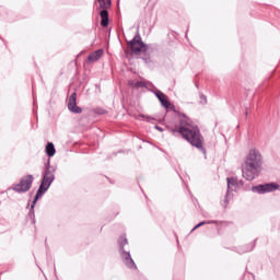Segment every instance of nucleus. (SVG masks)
<instances>
[{
  "mask_svg": "<svg viewBox=\"0 0 280 280\" xmlns=\"http://www.w3.org/2000/svg\"><path fill=\"white\" fill-rule=\"evenodd\" d=\"M171 135H180L183 139L188 141L192 148H197V150L202 151L203 154H207V149L203 147L205 137L200 133V128L198 126L191 125L189 122V118L180 119L179 125L175 127H166Z\"/></svg>",
  "mask_w": 280,
  "mask_h": 280,
  "instance_id": "f257e3e1",
  "label": "nucleus"
},
{
  "mask_svg": "<svg viewBox=\"0 0 280 280\" xmlns=\"http://www.w3.org/2000/svg\"><path fill=\"white\" fill-rule=\"evenodd\" d=\"M264 161L261 153L257 149H252L246 156L245 165L242 168V176L245 180H255L256 176H259Z\"/></svg>",
  "mask_w": 280,
  "mask_h": 280,
  "instance_id": "f03ea898",
  "label": "nucleus"
},
{
  "mask_svg": "<svg viewBox=\"0 0 280 280\" xmlns=\"http://www.w3.org/2000/svg\"><path fill=\"white\" fill-rule=\"evenodd\" d=\"M128 45L137 60H142L144 65H152V56L150 55L152 54V48L150 45L143 43L139 32H137L135 37L128 42Z\"/></svg>",
  "mask_w": 280,
  "mask_h": 280,
  "instance_id": "7ed1b4c3",
  "label": "nucleus"
},
{
  "mask_svg": "<svg viewBox=\"0 0 280 280\" xmlns=\"http://www.w3.org/2000/svg\"><path fill=\"white\" fill-rule=\"evenodd\" d=\"M58 167L56 165H51V160H47L44 164V168L42 172V183L39 187L42 189H46L48 191L49 187H51V184L54 180H56V172Z\"/></svg>",
  "mask_w": 280,
  "mask_h": 280,
  "instance_id": "20e7f679",
  "label": "nucleus"
},
{
  "mask_svg": "<svg viewBox=\"0 0 280 280\" xmlns=\"http://www.w3.org/2000/svg\"><path fill=\"white\" fill-rule=\"evenodd\" d=\"M118 246H119L120 257L125 266H127V268H131L132 270H137V264H135V259H132L130 252H126V249L124 248L125 246H128V238H126V235H121L118 238Z\"/></svg>",
  "mask_w": 280,
  "mask_h": 280,
  "instance_id": "39448f33",
  "label": "nucleus"
},
{
  "mask_svg": "<svg viewBox=\"0 0 280 280\" xmlns=\"http://www.w3.org/2000/svg\"><path fill=\"white\" fill-rule=\"evenodd\" d=\"M34 184V175H26L20 179L19 184H13V186L9 189L15 191L16 194H27L30 189H32V185Z\"/></svg>",
  "mask_w": 280,
  "mask_h": 280,
  "instance_id": "423d86ee",
  "label": "nucleus"
},
{
  "mask_svg": "<svg viewBox=\"0 0 280 280\" xmlns=\"http://www.w3.org/2000/svg\"><path fill=\"white\" fill-rule=\"evenodd\" d=\"M100 8L102 9L100 12L101 16V26L108 27V23H110V19L108 16V10L113 5L112 0H98Z\"/></svg>",
  "mask_w": 280,
  "mask_h": 280,
  "instance_id": "0eeeda50",
  "label": "nucleus"
},
{
  "mask_svg": "<svg viewBox=\"0 0 280 280\" xmlns=\"http://www.w3.org/2000/svg\"><path fill=\"white\" fill-rule=\"evenodd\" d=\"M279 189V184L277 183H268V184H259L257 186L252 187V191L254 194H270L272 191H277Z\"/></svg>",
  "mask_w": 280,
  "mask_h": 280,
  "instance_id": "6e6552de",
  "label": "nucleus"
},
{
  "mask_svg": "<svg viewBox=\"0 0 280 280\" xmlns=\"http://www.w3.org/2000/svg\"><path fill=\"white\" fill-rule=\"evenodd\" d=\"M68 110L74 115L82 114V107L78 106V93L73 92L68 102Z\"/></svg>",
  "mask_w": 280,
  "mask_h": 280,
  "instance_id": "1a4fd4ad",
  "label": "nucleus"
},
{
  "mask_svg": "<svg viewBox=\"0 0 280 280\" xmlns=\"http://www.w3.org/2000/svg\"><path fill=\"white\" fill-rule=\"evenodd\" d=\"M151 93H154L155 97L159 100L161 106L163 108H170L172 106V103L170 102V97L165 93H163L161 90H151Z\"/></svg>",
  "mask_w": 280,
  "mask_h": 280,
  "instance_id": "9d476101",
  "label": "nucleus"
},
{
  "mask_svg": "<svg viewBox=\"0 0 280 280\" xmlns=\"http://www.w3.org/2000/svg\"><path fill=\"white\" fill-rule=\"evenodd\" d=\"M40 198H43L40 195H37V192L35 194V197L33 199V202L31 205V208L28 210V218L31 219L32 224H36V212L34 211V209L36 208V202H38V200H40Z\"/></svg>",
  "mask_w": 280,
  "mask_h": 280,
  "instance_id": "9b49d317",
  "label": "nucleus"
},
{
  "mask_svg": "<svg viewBox=\"0 0 280 280\" xmlns=\"http://www.w3.org/2000/svg\"><path fill=\"white\" fill-rule=\"evenodd\" d=\"M102 56H104V49L100 48L88 56V62H97Z\"/></svg>",
  "mask_w": 280,
  "mask_h": 280,
  "instance_id": "f8f14e48",
  "label": "nucleus"
},
{
  "mask_svg": "<svg viewBox=\"0 0 280 280\" xmlns=\"http://www.w3.org/2000/svg\"><path fill=\"white\" fill-rule=\"evenodd\" d=\"M45 152H46L49 161H51V156L56 155V145H54V142H48L46 144Z\"/></svg>",
  "mask_w": 280,
  "mask_h": 280,
  "instance_id": "ddd939ff",
  "label": "nucleus"
},
{
  "mask_svg": "<svg viewBox=\"0 0 280 280\" xmlns=\"http://www.w3.org/2000/svg\"><path fill=\"white\" fill-rule=\"evenodd\" d=\"M257 242V240H255L253 243L248 244V245H244L242 247L238 248V253L240 255H244V253H250L255 249V243Z\"/></svg>",
  "mask_w": 280,
  "mask_h": 280,
  "instance_id": "4468645a",
  "label": "nucleus"
},
{
  "mask_svg": "<svg viewBox=\"0 0 280 280\" xmlns=\"http://www.w3.org/2000/svg\"><path fill=\"white\" fill-rule=\"evenodd\" d=\"M129 86H133V89H148L143 81H129Z\"/></svg>",
  "mask_w": 280,
  "mask_h": 280,
  "instance_id": "2eb2a0df",
  "label": "nucleus"
},
{
  "mask_svg": "<svg viewBox=\"0 0 280 280\" xmlns=\"http://www.w3.org/2000/svg\"><path fill=\"white\" fill-rule=\"evenodd\" d=\"M228 191H231V187H237V177H228Z\"/></svg>",
  "mask_w": 280,
  "mask_h": 280,
  "instance_id": "dca6fc26",
  "label": "nucleus"
},
{
  "mask_svg": "<svg viewBox=\"0 0 280 280\" xmlns=\"http://www.w3.org/2000/svg\"><path fill=\"white\" fill-rule=\"evenodd\" d=\"M229 202H231V192H229L228 190L224 200L221 202L223 209H226V207H229Z\"/></svg>",
  "mask_w": 280,
  "mask_h": 280,
  "instance_id": "f3484780",
  "label": "nucleus"
},
{
  "mask_svg": "<svg viewBox=\"0 0 280 280\" xmlns=\"http://www.w3.org/2000/svg\"><path fill=\"white\" fill-rule=\"evenodd\" d=\"M139 117L147 119L148 124H152L154 121V118L148 115L139 114Z\"/></svg>",
  "mask_w": 280,
  "mask_h": 280,
  "instance_id": "a211bd4d",
  "label": "nucleus"
},
{
  "mask_svg": "<svg viewBox=\"0 0 280 280\" xmlns=\"http://www.w3.org/2000/svg\"><path fill=\"white\" fill-rule=\"evenodd\" d=\"M199 97H200V104H202V106L207 105V95L199 93Z\"/></svg>",
  "mask_w": 280,
  "mask_h": 280,
  "instance_id": "6ab92c4d",
  "label": "nucleus"
},
{
  "mask_svg": "<svg viewBox=\"0 0 280 280\" xmlns=\"http://www.w3.org/2000/svg\"><path fill=\"white\" fill-rule=\"evenodd\" d=\"M205 224H207V221L199 222L197 225L194 226L190 233H194V231H197V229H200V226H205Z\"/></svg>",
  "mask_w": 280,
  "mask_h": 280,
  "instance_id": "aec40b11",
  "label": "nucleus"
},
{
  "mask_svg": "<svg viewBox=\"0 0 280 280\" xmlns=\"http://www.w3.org/2000/svg\"><path fill=\"white\" fill-rule=\"evenodd\" d=\"M94 113H96V115H106L108 112L104 108H96Z\"/></svg>",
  "mask_w": 280,
  "mask_h": 280,
  "instance_id": "412c9836",
  "label": "nucleus"
},
{
  "mask_svg": "<svg viewBox=\"0 0 280 280\" xmlns=\"http://www.w3.org/2000/svg\"><path fill=\"white\" fill-rule=\"evenodd\" d=\"M47 190H46V188H43V187H38V189H37V191H36V194L38 195V196H45V192H46Z\"/></svg>",
  "mask_w": 280,
  "mask_h": 280,
  "instance_id": "4be33fe9",
  "label": "nucleus"
},
{
  "mask_svg": "<svg viewBox=\"0 0 280 280\" xmlns=\"http://www.w3.org/2000/svg\"><path fill=\"white\" fill-rule=\"evenodd\" d=\"M154 128H155V130H159V132H164L165 131V129H163V127H161L159 125H156Z\"/></svg>",
  "mask_w": 280,
  "mask_h": 280,
  "instance_id": "5701e85b",
  "label": "nucleus"
},
{
  "mask_svg": "<svg viewBox=\"0 0 280 280\" xmlns=\"http://www.w3.org/2000/svg\"><path fill=\"white\" fill-rule=\"evenodd\" d=\"M236 187H244V180L242 179L237 180Z\"/></svg>",
  "mask_w": 280,
  "mask_h": 280,
  "instance_id": "b1692460",
  "label": "nucleus"
},
{
  "mask_svg": "<svg viewBox=\"0 0 280 280\" xmlns=\"http://www.w3.org/2000/svg\"><path fill=\"white\" fill-rule=\"evenodd\" d=\"M206 224H218V221L217 220L206 221Z\"/></svg>",
  "mask_w": 280,
  "mask_h": 280,
  "instance_id": "393cba45",
  "label": "nucleus"
},
{
  "mask_svg": "<svg viewBox=\"0 0 280 280\" xmlns=\"http://www.w3.org/2000/svg\"><path fill=\"white\" fill-rule=\"evenodd\" d=\"M246 117H248V110L245 112Z\"/></svg>",
  "mask_w": 280,
  "mask_h": 280,
  "instance_id": "a878e982",
  "label": "nucleus"
},
{
  "mask_svg": "<svg viewBox=\"0 0 280 280\" xmlns=\"http://www.w3.org/2000/svg\"><path fill=\"white\" fill-rule=\"evenodd\" d=\"M196 88L198 89V84H196Z\"/></svg>",
  "mask_w": 280,
  "mask_h": 280,
  "instance_id": "bb28decb",
  "label": "nucleus"
}]
</instances>
